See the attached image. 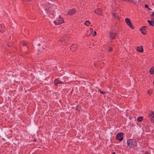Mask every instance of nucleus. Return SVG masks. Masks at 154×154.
<instances>
[{"mask_svg":"<svg viewBox=\"0 0 154 154\" xmlns=\"http://www.w3.org/2000/svg\"><path fill=\"white\" fill-rule=\"evenodd\" d=\"M127 143V145L131 147H133L137 145L136 141L132 139L128 140Z\"/></svg>","mask_w":154,"mask_h":154,"instance_id":"nucleus-1","label":"nucleus"},{"mask_svg":"<svg viewBox=\"0 0 154 154\" xmlns=\"http://www.w3.org/2000/svg\"><path fill=\"white\" fill-rule=\"evenodd\" d=\"M125 21L127 24L132 29L134 28V27L132 25V24L131 22L129 19L127 18L125 20Z\"/></svg>","mask_w":154,"mask_h":154,"instance_id":"nucleus-2","label":"nucleus"},{"mask_svg":"<svg viewBox=\"0 0 154 154\" xmlns=\"http://www.w3.org/2000/svg\"><path fill=\"white\" fill-rule=\"evenodd\" d=\"M123 134L122 133H119L118 134L116 137V139L120 141H122L123 139Z\"/></svg>","mask_w":154,"mask_h":154,"instance_id":"nucleus-3","label":"nucleus"},{"mask_svg":"<svg viewBox=\"0 0 154 154\" xmlns=\"http://www.w3.org/2000/svg\"><path fill=\"white\" fill-rule=\"evenodd\" d=\"M59 17L61 19V20H54V23L56 25H58L60 24L61 23H64V21L62 19L61 17L60 16H59Z\"/></svg>","mask_w":154,"mask_h":154,"instance_id":"nucleus-4","label":"nucleus"},{"mask_svg":"<svg viewBox=\"0 0 154 154\" xmlns=\"http://www.w3.org/2000/svg\"><path fill=\"white\" fill-rule=\"evenodd\" d=\"M76 11L75 8H73L69 10L67 13V15H72L76 13Z\"/></svg>","mask_w":154,"mask_h":154,"instance_id":"nucleus-5","label":"nucleus"},{"mask_svg":"<svg viewBox=\"0 0 154 154\" xmlns=\"http://www.w3.org/2000/svg\"><path fill=\"white\" fill-rule=\"evenodd\" d=\"M116 34L115 33H113L112 32H110L109 33V37L110 39H114L115 38Z\"/></svg>","mask_w":154,"mask_h":154,"instance_id":"nucleus-6","label":"nucleus"},{"mask_svg":"<svg viewBox=\"0 0 154 154\" xmlns=\"http://www.w3.org/2000/svg\"><path fill=\"white\" fill-rule=\"evenodd\" d=\"M149 117L151 121L154 123V113L153 112H152L149 114Z\"/></svg>","mask_w":154,"mask_h":154,"instance_id":"nucleus-7","label":"nucleus"},{"mask_svg":"<svg viewBox=\"0 0 154 154\" xmlns=\"http://www.w3.org/2000/svg\"><path fill=\"white\" fill-rule=\"evenodd\" d=\"M94 12L97 15H102V10L100 8H98L96 9L94 11Z\"/></svg>","mask_w":154,"mask_h":154,"instance_id":"nucleus-8","label":"nucleus"},{"mask_svg":"<svg viewBox=\"0 0 154 154\" xmlns=\"http://www.w3.org/2000/svg\"><path fill=\"white\" fill-rule=\"evenodd\" d=\"M78 48L77 45L76 44H73L70 47V49L73 51L76 50Z\"/></svg>","mask_w":154,"mask_h":154,"instance_id":"nucleus-9","label":"nucleus"},{"mask_svg":"<svg viewBox=\"0 0 154 154\" xmlns=\"http://www.w3.org/2000/svg\"><path fill=\"white\" fill-rule=\"evenodd\" d=\"M63 83V82L59 78L55 80L54 81V84L56 86L58 84H60Z\"/></svg>","mask_w":154,"mask_h":154,"instance_id":"nucleus-10","label":"nucleus"},{"mask_svg":"<svg viewBox=\"0 0 154 154\" xmlns=\"http://www.w3.org/2000/svg\"><path fill=\"white\" fill-rule=\"evenodd\" d=\"M146 26H143L142 27V28L140 29V30L141 33L143 35H145L146 34V33L145 31L146 30Z\"/></svg>","mask_w":154,"mask_h":154,"instance_id":"nucleus-11","label":"nucleus"},{"mask_svg":"<svg viewBox=\"0 0 154 154\" xmlns=\"http://www.w3.org/2000/svg\"><path fill=\"white\" fill-rule=\"evenodd\" d=\"M137 50L140 52H142L143 51V48L142 46L137 47Z\"/></svg>","mask_w":154,"mask_h":154,"instance_id":"nucleus-12","label":"nucleus"},{"mask_svg":"<svg viewBox=\"0 0 154 154\" xmlns=\"http://www.w3.org/2000/svg\"><path fill=\"white\" fill-rule=\"evenodd\" d=\"M150 74L153 75L154 74V67H152L149 71Z\"/></svg>","mask_w":154,"mask_h":154,"instance_id":"nucleus-13","label":"nucleus"},{"mask_svg":"<svg viewBox=\"0 0 154 154\" xmlns=\"http://www.w3.org/2000/svg\"><path fill=\"white\" fill-rule=\"evenodd\" d=\"M147 22L149 23L150 25L152 26H154V21L148 20Z\"/></svg>","mask_w":154,"mask_h":154,"instance_id":"nucleus-14","label":"nucleus"},{"mask_svg":"<svg viewBox=\"0 0 154 154\" xmlns=\"http://www.w3.org/2000/svg\"><path fill=\"white\" fill-rule=\"evenodd\" d=\"M112 14L113 17H114L115 18H119V16L117 15L116 13H114L112 11L111 12Z\"/></svg>","mask_w":154,"mask_h":154,"instance_id":"nucleus-15","label":"nucleus"},{"mask_svg":"<svg viewBox=\"0 0 154 154\" xmlns=\"http://www.w3.org/2000/svg\"><path fill=\"white\" fill-rule=\"evenodd\" d=\"M91 24L89 20H87L85 22V24L87 26H89Z\"/></svg>","mask_w":154,"mask_h":154,"instance_id":"nucleus-16","label":"nucleus"},{"mask_svg":"<svg viewBox=\"0 0 154 154\" xmlns=\"http://www.w3.org/2000/svg\"><path fill=\"white\" fill-rule=\"evenodd\" d=\"M143 119V117H140L138 118L137 120L139 122L141 121Z\"/></svg>","mask_w":154,"mask_h":154,"instance_id":"nucleus-17","label":"nucleus"},{"mask_svg":"<svg viewBox=\"0 0 154 154\" xmlns=\"http://www.w3.org/2000/svg\"><path fill=\"white\" fill-rule=\"evenodd\" d=\"M147 93H148V94H150V95L152 93V90H149L147 91Z\"/></svg>","mask_w":154,"mask_h":154,"instance_id":"nucleus-18","label":"nucleus"},{"mask_svg":"<svg viewBox=\"0 0 154 154\" xmlns=\"http://www.w3.org/2000/svg\"><path fill=\"white\" fill-rule=\"evenodd\" d=\"M1 28H2V29H4L5 28V26H4V25H3V24H2L1 25Z\"/></svg>","mask_w":154,"mask_h":154,"instance_id":"nucleus-19","label":"nucleus"},{"mask_svg":"<svg viewBox=\"0 0 154 154\" xmlns=\"http://www.w3.org/2000/svg\"><path fill=\"white\" fill-rule=\"evenodd\" d=\"M21 43L24 45H25L26 44V43L25 41H23L21 42Z\"/></svg>","mask_w":154,"mask_h":154,"instance_id":"nucleus-20","label":"nucleus"},{"mask_svg":"<svg viewBox=\"0 0 154 154\" xmlns=\"http://www.w3.org/2000/svg\"><path fill=\"white\" fill-rule=\"evenodd\" d=\"M112 50H113V49L111 47H110L109 49V51H112Z\"/></svg>","mask_w":154,"mask_h":154,"instance_id":"nucleus-21","label":"nucleus"},{"mask_svg":"<svg viewBox=\"0 0 154 154\" xmlns=\"http://www.w3.org/2000/svg\"><path fill=\"white\" fill-rule=\"evenodd\" d=\"M99 91H100V92L101 93H102L103 94H104L105 93V92H104L101 91V90L100 89H99Z\"/></svg>","mask_w":154,"mask_h":154,"instance_id":"nucleus-22","label":"nucleus"},{"mask_svg":"<svg viewBox=\"0 0 154 154\" xmlns=\"http://www.w3.org/2000/svg\"><path fill=\"white\" fill-rule=\"evenodd\" d=\"M32 0H23V1L25 2H29L31 1Z\"/></svg>","mask_w":154,"mask_h":154,"instance_id":"nucleus-23","label":"nucleus"},{"mask_svg":"<svg viewBox=\"0 0 154 154\" xmlns=\"http://www.w3.org/2000/svg\"><path fill=\"white\" fill-rule=\"evenodd\" d=\"M145 7H146V8H148L149 9L151 10V9H150V8H149L148 7V6L147 5H145Z\"/></svg>","mask_w":154,"mask_h":154,"instance_id":"nucleus-24","label":"nucleus"},{"mask_svg":"<svg viewBox=\"0 0 154 154\" xmlns=\"http://www.w3.org/2000/svg\"><path fill=\"white\" fill-rule=\"evenodd\" d=\"M5 31V30H3V29H0V31L1 32H2V33H3L4 31Z\"/></svg>","mask_w":154,"mask_h":154,"instance_id":"nucleus-25","label":"nucleus"},{"mask_svg":"<svg viewBox=\"0 0 154 154\" xmlns=\"http://www.w3.org/2000/svg\"><path fill=\"white\" fill-rule=\"evenodd\" d=\"M151 16L152 17L154 16V12H152V14H151Z\"/></svg>","mask_w":154,"mask_h":154,"instance_id":"nucleus-26","label":"nucleus"},{"mask_svg":"<svg viewBox=\"0 0 154 154\" xmlns=\"http://www.w3.org/2000/svg\"><path fill=\"white\" fill-rule=\"evenodd\" d=\"M90 31L91 33H92L93 32V29L92 28L90 29Z\"/></svg>","mask_w":154,"mask_h":154,"instance_id":"nucleus-27","label":"nucleus"},{"mask_svg":"<svg viewBox=\"0 0 154 154\" xmlns=\"http://www.w3.org/2000/svg\"><path fill=\"white\" fill-rule=\"evenodd\" d=\"M96 32L95 31H94V35H93V36H95V35H96Z\"/></svg>","mask_w":154,"mask_h":154,"instance_id":"nucleus-28","label":"nucleus"},{"mask_svg":"<svg viewBox=\"0 0 154 154\" xmlns=\"http://www.w3.org/2000/svg\"><path fill=\"white\" fill-rule=\"evenodd\" d=\"M45 10L47 11L49 10V8H46Z\"/></svg>","mask_w":154,"mask_h":154,"instance_id":"nucleus-29","label":"nucleus"},{"mask_svg":"<svg viewBox=\"0 0 154 154\" xmlns=\"http://www.w3.org/2000/svg\"><path fill=\"white\" fill-rule=\"evenodd\" d=\"M59 41L62 42L63 41V40L62 39H60L59 40Z\"/></svg>","mask_w":154,"mask_h":154,"instance_id":"nucleus-30","label":"nucleus"},{"mask_svg":"<svg viewBox=\"0 0 154 154\" xmlns=\"http://www.w3.org/2000/svg\"><path fill=\"white\" fill-rule=\"evenodd\" d=\"M34 142H35L36 141V139H34Z\"/></svg>","mask_w":154,"mask_h":154,"instance_id":"nucleus-31","label":"nucleus"},{"mask_svg":"<svg viewBox=\"0 0 154 154\" xmlns=\"http://www.w3.org/2000/svg\"><path fill=\"white\" fill-rule=\"evenodd\" d=\"M112 154H116L115 153V152H113L112 153Z\"/></svg>","mask_w":154,"mask_h":154,"instance_id":"nucleus-32","label":"nucleus"},{"mask_svg":"<svg viewBox=\"0 0 154 154\" xmlns=\"http://www.w3.org/2000/svg\"><path fill=\"white\" fill-rule=\"evenodd\" d=\"M96 64L95 63H94V66H95Z\"/></svg>","mask_w":154,"mask_h":154,"instance_id":"nucleus-33","label":"nucleus"},{"mask_svg":"<svg viewBox=\"0 0 154 154\" xmlns=\"http://www.w3.org/2000/svg\"><path fill=\"white\" fill-rule=\"evenodd\" d=\"M7 46H8V47H10V45H7Z\"/></svg>","mask_w":154,"mask_h":154,"instance_id":"nucleus-34","label":"nucleus"},{"mask_svg":"<svg viewBox=\"0 0 154 154\" xmlns=\"http://www.w3.org/2000/svg\"><path fill=\"white\" fill-rule=\"evenodd\" d=\"M153 84H154V82H153Z\"/></svg>","mask_w":154,"mask_h":154,"instance_id":"nucleus-35","label":"nucleus"}]
</instances>
